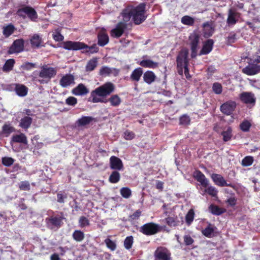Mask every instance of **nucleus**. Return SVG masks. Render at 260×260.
Wrapping results in <instances>:
<instances>
[{
	"label": "nucleus",
	"mask_w": 260,
	"mask_h": 260,
	"mask_svg": "<svg viewBox=\"0 0 260 260\" xmlns=\"http://www.w3.org/2000/svg\"><path fill=\"white\" fill-rule=\"evenodd\" d=\"M145 6L144 3H141L137 7H129L124 10L122 13L123 21L119 22L116 27L111 30V36L114 38L120 37L126 27V22L130 20L132 16L136 24H140L143 22L146 19L144 15Z\"/></svg>",
	"instance_id": "nucleus-1"
},
{
	"label": "nucleus",
	"mask_w": 260,
	"mask_h": 260,
	"mask_svg": "<svg viewBox=\"0 0 260 260\" xmlns=\"http://www.w3.org/2000/svg\"><path fill=\"white\" fill-rule=\"evenodd\" d=\"M114 85L111 82H107L96 88L91 93L92 102L93 103L105 102L102 97H105L114 91Z\"/></svg>",
	"instance_id": "nucleus-2"
},
{
	"label": "nucleus",
	"mask_w": 260,
	"mask_h": 260,
	"mask_svg": "<svg viewBox=\"0 0 260 260\" xmlns=\"http://www.w3.org/2000/svg\"><path fill=\"white\" fill-rule=\"evenodd\" d=\"M63 47L67 50H77L84 49L85 52L89 53H93L98 51V47L96 45L88 47L84 43L79 42L67 41L64 42Z\"/></svg>",
	"instance_id": "nucleus-3"
},
{
	"label": "nucleus",
	"mask_w": 260,
	"mask_h": 260,
	"mask_svg": "<svg viewBox=\"0 0 260 260\" xmlns=\"http://www.w3.org/2000/svg\"><path fill=\"white\" fill-rule=\"evenodd\" d=\"M56 74L54 68L43 67L39 73L38 76L35 77L36 80L41 84H47L50 79Z\"/></svg>",
	"instance_id": "nucleus-4"
},
{
	"label": "nucleus",
	"mask_w": 260,
	"mask_h": 260,
	"mask_svg": "<svg viewBox=\"0 0 260 260\" xmlns=\"http://www.w3.org/2000/svg\"><path fill=\"white\" fill-rule=\"evenodd\" d=\"M188 51L186 49L182 50L179 53L177 58V63L178 69V73L179 74H183L182 68L186 67L188 65Z\"/></svg>",
	"instance_id": "nucleus-5"
},
{
	"label": "nucleus",
	"mask_w": 260,
	"mask_h": 260,
	"mask_svg": "<svg viewBox=\"0 0 260 260\" xmlns=\"http://www.w3.org/2000/svg\"><path fill=\"white\" fill-rule=\"evenodd\" d=\"M18 15L24 17L27 15L28 17L33 21H36L38 15L34 9L29 7H25L18 11Z\"/></svg>",
	"instance_id": "nucleus-6"
},
{
	"label": "nucleus",
	"mask_w": 260,
	"mask_h": 260,
	"mask_svg": "<svg viewBox=\"0 0 260 260\" xmlns=\"http://www.w3.org/2000/svg\"><path fill=\"white\" fill-rule=\"evenodd\" d=\"M155 260H171V254L165 248L159 247L154 252Z\"/></svg>",
	"instance_id": "nucleus-7"
},
{
	"label": "nucleus",
	"mask_w": 260,
	"mask_h": 260,
	"mask_svg": "<svg viewBox=\"0 0 260 260\" xmlns=\"http://www.w3.org/2000/svg\"><path fill=\"white\" fill-rule=\"evenodd\" d=\"M141 231L147 235H153L157 232L158 226L152 222L146 223L141 227Z\"/></svg>",
	"instance_id": "nucleus-8"
},
{
	"label": "nucleus",
	"mask_w": 260,
	"mask_h": 260,
	"mask_svg": "<svg viewBox=\"0 0 260 260\" xmlns=\"http://www.w3.org/2000/svg\"><path fill=\"white\" fill-rule=\"evenodd\" d=\"M236 106V103L233 101L227 102L220 107V110L223 114L230 115L234 111Z\"/></svg>",
	"instance_id": "nucleus-9"
},
{
	"label": "nucleus",
	"mask_w": 260,
	"mask_h": 260,
	"mask_svg": "<svg viewBox=\"0 0 260 260\" xmlns=\"http://www.w3.org/2000/svg\"><path fill=\"white\" fill-rule=\"evenodd\" d=\"M24 48V41L22 39L15 40L8 51L10 54L19 53L23 51Z\"/></svg>",
	"instance_id": "nucleus-10"
},
{
	"label": "nucleus",
	"mask_w": 260,
	"mask_h": 260,
	"mask_svg": "<svg viewBox=\"0 0 260 260\" xmlns=\"http://www.w3.org/2000/svg\"><path fill=\"white\" fill-rule=\"evenodd\" d=\"M119 73V70L113 68H110L107 66L102 67L100 70L99 74L102 76H108L113 75L116 76Z\"/></svg>",
	"instance_id": "nucleus-11"
},
{
	"label": "nucleus",
	"mask_w": 260,
	"mask_h": 260,
	"mask_svg": "<svg viewBox=\"0 0 260 260\" xmlns=\"http://www.w3.org/2000/svg\"><path fill=\"white\" fill-rule=\"evenodd\" d=\"M243 72L247 75H254L260 72V66L256 64H249L242 70Z\"/></svg>",
	"instance_id": "nucleus-12"
},
{
	"label": "nucleus",
	"mask_w": 260,
	"mask_h": 260,
	"mask_svg": "<svg viewBox=\"0 0 260 260\" xmlns=\"http://www.w3.org/2000/svg\"><path fill=\"white\" fill-rule=\"evenodd\" d=\"M189 40L190 41L192 51L191 57L193 58L195 57L197 55V46L199 41V37L197 35L193 34L190 36Z\"/></svg>",
	"instance_id": "nucleus-13"
},
{
	"label": "nucleus",
	"mask_w": 260,
	"mask_h": 260,
	"mask_svg": "<svg viewBox=\"0 0 260 260\" xmlns=\"http://www.w3.org/2000/svg\"><path fill=\"white\" fill-rule=\"evenodd\" d=\"M241 100L246 104H254L255 99L254 94L251 92H244L240 94Z\"/></svg>",
	"instance_id": "nucleus-14"
},
{
	"label": "nucleus",
	"mask_w": 260,
	"mask_h": 260,
	"mask_svg": "<svg viewBox=\"0 0 260 260\" xmlns=\"http://www.w3.org/2000/svg\"><path fill=\"white\" fill-rule=\"evenodd\" d=\"M110 164L111 168L114 170H121L123 168L122 160L115 156H112L110 157Z\"/></svg>",
	"instance_id": "nucleus-15"
},
{
	"label": "nucleus",
	"mask_w": 260,
	"mask_h": 260,
	"mask_svg": "<svg viewBox=\"0 0 260 260\" xmlns=\"http://www.w3.org/2000/svg\"><path fill=\"white\" fill-rule=\"evenodd\" d=\"M74 83V77L70 74L63 76L59 81L60 85L63 87H67Z\"/></svg>",
	"instance_id": "nucleus-16"
},
{
	"label": "nucleus",
	"mask_w": 260,
	"mask_h": 260,
	"mask_svg": "<svg viewBox=\"0 0 260 260\" xmlns=\"http://www.w3.org/2000/svg\"><path fill=\"white\" fill-rule=\"evenodd\" d=\"M240 15L238 13L230 10L229 11L227 23L229 25H234L238 21Z\"/></svg>",
	"instance_id": "nucleus-17"
},
{
	"label": "nucleus",
	"mask_w": 260,
	"mask_h": 260,
	"mask_svg": "<svg viewBox=\"0 0 260 260\" xmlns=\"http://www.w3.org/2000/svg\"><path fill=\"white\" fill-rule=\"evenodd\" d=\"M193 176L198 181L201 183L203 186L206 187L208 185V180L200 171H197L194 172Z\"/></svg>",
	"instance_id": "nucleus-18"
},
{
	"label": "nucleus",
	"mask_w": 260,
	"mask_h": 260,
	"mask_svg": "<svg viewBox=\"0 0 260 260\" xmlns=\"http://www.w3.org/2000/svg\"><path fill=\"white\" fill-rule=\"evenodd\" d=\"M13 143H23L24 144H27V140L26 136L23 134L21 133L18 135H14L12 137L11 140V145L13 144Z\"/></svg>",
	"instance_id": "nucleus-19"
},
{
	"label": "nucleus",
	"mask_w": 260,
	"mask_h": 260,
	"mask_svg": "<svg viewBox=\"0 0 260 260\" xmlns=\"http://www.w3.org/2000/svg\"><path fill=\"white\" fill-rule=\"evenodd\" d=\"M211 177L214 182L218 186H230L229 184H227L226 181L220 175L217 174H213L211 175Z\"/></svg>",
	"instance_id": "nucleus-20"
},
{
	"label": "nucleus",
	"mask_w": 260,
	"mask_h": 260,
	"mask_svg": "<svg viewBox=\"0 0 260 260\" xmlns=\"http://www.w3.org/2000/svg\"><path fill=\"white\" fill-rule=\"evenodd\" d=\"M109 42V37L105 32V29H102L98 34V44L104 46Z\"/></svg>",
	"instance_id": "nucleus-21"
},
{
	"label": "nucleus",
	"mask_w": 260,
	"mask_h": 260,
	"mask_svg": "<svg viewBox=\"0 0 260 260\" xmlns=\"http://www.w3.org/2000/svg\"><path fill=\"white\" fill-rule=\"evenodd\" d=\"M93 118L90 116H83L78 119L75 123V126L77 127H82L89 124Z\"/></svg>",
	"instance_id": "nucleus-22"
},
{
	"label": "nucleus",
	"mask_w": 260,
	"mask_h": 260,
	"mask_svg": "<svg viewBox=\"0 0 260 260\" xmlns=\"http://www.w3.org/2000/svg\"><path fill=\"white\" fill-rule=\"evenodd\" d=\"M213 43V41L211 39H209L205 42L200 55L207 54L210 52L212 50Z\"/></svg>",
	"instance_id": "nucleus-23"
},
{
	"label": "nucleus",
	"mask_w": 260,
	"mask_h": 260,
	"mask_svg": "<svg viewBox=\"0 0 260 260\" xmlns=\"http://www.w3.org/2000/svg\"><path fill=\"white\" fill-rule=\"evenodd\" d=\"M88 92V90L83 84H79L76 87L72 90L73 94L76 95L86 94Z\"/></svg>",
	"instance_id": "nucleus-24"
},
{
	"label": "nucleus",
	"mask_w": 260,
	"mask_h": 260,
	"mask_svg": "<svg viewBox=\"0 0 260 260\" xmlns=\"http://www.w3.org/2000/svg\"><path fill=\"white\" fill-rule=\"evenodd\" d=\"M15 131V128L10 124H5L2 127V130L0 132V135L3 137H7L9 135Z\"/></svg>",
	"instance_id": "nucleus-25"
},
{
	"label": "nucleus",
	"mask_w": 260,
	"mask_h": 260,
	"mask_svg": "<svg viewBox=\"0 0 260 260\" xmlns=\"http://www.w3.org/2000/svg\"><path fill=\"white\" fill-rule=\"evenodd\" d=\"M204 34L205 37L211 36L213 33L214 29L210 23L207 22L203 24Z\"/></svg>",
	"instance_id": "nucleus-26"
},
{
	"label": "nucleus",
	"mask_w": 260,
	"mask_h": 260,
	"mask_svg": "<svg viewBox=\"0 0 260 260\" xmlns=\"http://www.w3.org/2000/svg\"><path fill=\"white\" fill-rule=\"evenodd\" d=\"M143 71L141 68L136 69L133 71L131 75V79L137 82L139 81L143 74Z\"/></svg>",
	"instance_id": "nucleus-27"
},
{
	"label": "nucleus",
	"mask_w": 260,
	"mask_h": 260,
	"mask_svg": "<svg viewBox=\"0 0 260 260\" xmlns=\"http://www.w3.org/2000/svg\"><path fill=\"white\" fill-rule=\"evenodd\" d=\"M31 123V118L28 116H25L21 119L19 126L23 128L27 129L30 126Z\"/></svg>",
	"instance_id": "nucleus-28"
},
{
	"label": "nucleus",
	"mask_w": 260,
	"mask_h": 260,
	"mask_svg": "<svg viewBox=\"0 0 260 260\" xmlns=\"http://www.w3.org/2000/svg\"><path fill=\"white\" fill-rule=\"evenodd\" d=\"M108 101L110 103L111 105L114 107L119 106L121 102V99L117 94L112 95L108 99Z\"/></svg>",
	"instance_id": "nucleus-29"
},
{
	"label": "nucleus",
	"mask_w": 260,
	"mask_h": 260,
	"mask_svg": "<svg viewBox=\"0 0 260 260\" xmlns=\"http://www.w3.org/2000/svg\"><path fill=\"white\" fill-rule=\"evenodd\" d=\"M98 65V60L96 58H93L89 60L86 66V71L91 72L93 71Z\"/></svg>",
	"instance_id": "nucleus-30"
},
{
	"label": "nucleus",
	"mask_w": 260,
	"mask_h": 260,
	"mask_svg": "<svg viewBox=\"0 0 260 260\" xmlns=\"http://www.w3.org/2000/svg\"><path fill=\"white\" fill-rule=\"evenodd\" d=\"M16 93L21 96H24L26 95L27 92V88L22 85H17L15 87Z\"/></svg>",
	"instance_id": "nucleus-31"
},
{
	"label": "nucleus",
	"mask_w": 260,
	"mask_h": 260,
	"mask_svg": "<svg viewBox=\"0 0 260 260\" xmlns=\"http://www.w3.org/2000/svg\"><path fill=\"white\" fill-rule=\"evenodd\" d=\"M155 75L152 72H146L144 73L143 78L144 81L148 84H150L154 81Z\"/></svg>",
	"instance_id": "nucleus-32"
},
{
	"label": "nucleus",
	"mask_w": 260,
	"mask_h": 260,
	"mask_svg": "<svg viewBox=\"0 0 260 260\" xmlns=\"http://www.w3.org/2000/svg\"><path fill=\"white\" fill-rule=\"evenodd\" d=\"M140 64L145 68H155L157 66V62L150 59L143 60L140 62Z\"/></svg>",
	"instance_id": "nucleus-33"
},
{
	"label": "nucleus",
	"mask_w": 260,
	"mask_h": 260,
	"mask_svg": "<svg viewBox=\"0 0 260 260\" xmlns=\"http://www.w3.org/2000/svg\"><path fill=\"white\" fill-rule=\"evenodd\" d=\"M15 29V28L12 24H9L6 26H4L3 34L5 37H8L14 32Z\"/></svg>",
	"instance_id": "nucleus-34"
},
{
	"label": "nucleus",
	"mask_w": 260,
	"mask_h": 260,
	"mask_svg": "<svg viewBox=\"0 0 260 260\" xmlns=\"http://www.w3.org/2000/svg\"><path fill=\"white\" fill-rule=\"evenodd\" d=\"M31 45L34 47L38 48L42 43L41 38L38 35H34L30 40Z\"/></svg>",
	"instance_id": "nucleus-35"
},
{
	"label": "nucleus",
	"mask_w": 260,
	"mask_h": 260,
	"mask_svg": "<svg viewBox=\"0 0 260 260\" xmlns=\"http://www.w3.org/2000/svg\"><path fill=\"white\" fill-rule=\"evenodd\" d=\"M214 227L209 224L208 226L202 231V234L207 237H211L213 235Z\"/></svg>",
	"instance_id": "nucleus-36"
},
{
	"label": "nucleus",
	"mask_w": 260,
	"mask_h": 260,
	"mask_svg": "<svg viewBox=\"0 0 260 260\" xmlns=\"http://www.w3.org/2000/svg\"><path fill=\"white\" fill-rule=\"evenodd\" d=\"M181 22L185 25H192L194 22V19L192 17L186 15L181 18Z\"/></svg>",
	"instance_id": "nucleus-37"
},
{
	"label": "nucleus",
	"mask_w": 260,
	"mask_h": 260,
	"mask_svg": "<svg viewBox=\"0 0 260 260\" xmlns=\"http://www.w3.org/2000/svg\"><path fill=\"white\" fill-rule=\"evenodd\" d=\"M73 237L74 239L76 241L81 242L84 238V234L82 232L76 230L74 232Z\"/></svg>",
	"instance_id": "nucleus-38"
},
{
	"label": "nucleus",
	"mask_w": 260,
	"mask_h": 260,
	"mask_svg": "<svg viewBox=\"0 0 260 260\" xmlns=\"http://www.w3.org/2000/svg\"><path fill=\"white\" fill-rule=\"evenodd\" d=\"M232 128L231 127H228L226 131L222 132L221 135L223 136L224 141L226 142L231 140L232 136Z\"/></svg>",
	"instance_id": "nucleus-39"
},
{
	"label": "nucleus",
	"mask_w": 260,
	"mask_h": 260,
	"mask_svg": "<svg viewBox=\"0 0 260 260\" xmlns=\"http://www.w3.org/2000/svg\"><path fill=\"white\" fill-rule=\"evenodd\" d=\"M120 179V174L117 171L112 172L109 177V181L113 183H117Z\"/></svg>",
	"instance_id": "nucleus-40"
},
{
	"label": "nucleus",
	"mask_w": 260,
	"mask_h": 260,
	"mask_svg": "<svg viewBox=\"0 0 260 260\" xmlns=\"http://www.w3.org/2000/svg\"><path fill=\"white\" fill-rule=\"evenodd\" d=\"M251 126V123L247 120H244L240 124V128L243 132H248Z\"/></svg>",
	"instance_id": "nucleus-41"
},
{
	"label": "nucleus",
	"mask_w": 260,
	"mask_h": 260,
	"mask_svg": "<svg viewBox=\"0 0 260 260\" xmlns=\"http://www.w3.org/2000/svg\"><path fill=\"white\" fill-rule=\"evenodd\" d=\"M14 63L15 61L13 59L8 60L3 67V70L6 72L11 70L13 68Z\"/></svg>",
	"instance_id": "nucleus-42"
},
{
	"label": "nucleus",
	"mask_w": 260,
	"mask_h": 260,
	"mask_svg": "<svg viewBox=\"0 0 260 260\" xmlns=\"http://www.w3.org/2000/svg\"><path fill=\"white\" fill-rule=\"evenodd\" d=\"M105 243L107 247L112 251H114L116 248V243L109 238H107L105 240Z\"/></svg>",
	"instance_id": "nucleus-43"
},
{
	"label": "nucleus",
	"mask_w": 260,
	"mask_h": 260,
	"mask_svg": "<svg viewBox=\"0 0 260 260\" xmlns=\"http://www.w3.org/2000/svg\"><path fill=\"white\" fill-rule=\"evenodd\" d=\"M209 209L212 213L216 215H220L224 212L222 209L219 208L217 206L213 205L210 206Z\"/></svg>",
	"instance_id": "nucleus-44"
},
{
	"label": "nucleus",
	"mask_w": 260,
	"mask_h": 260,
	"mask_svg": "<svg viewBox=\"0 0 260 260\" xmlns=\"http://www.w3.org/2000/svg\"><path fill=\"white\" fill-rule=\"evenodd\" d=\"M253 162L252 156H246L242 161V165L244 167L250 166Z\"/></svg>",
	"instance_id": "nucleus-45"
},
{
	"label": "nucleus",
	"mask_w": 260,
	"mask_h": 260,
	"mask_svg": "<svg viewBox=\"0 0 260 260\" xmlns=\"http://www.w3.org/2000/svg\"><path fill=\"white\" fill-rule=\"evenodd\" d=\"M2 164L7 167L11 166L14 161V160L12 157H4L2 158Z\"/></svg>",
	"instance_id": "nucleus-46"
},
{
	"label": "nucleus",
	"mask_w": 260,
	"mask_h": 260,
	"mask_svg": "<svg viewBox=\"0 0 260 260\" xmlns=\"http://www.w3.org/2000/svg\"><path fill=\"white\" fill-rule=\"evenodd\" d=\"M120 193L124 198H128L131 195V190L127 187H122L120 189Z\"/></svg>",
	"instance_id": "nucleus-47"
},
{
	"label": "nucleus",
	"mask_w": 260,
	"mask_h": 260,
	"mask_svg": "<svg viewBox=\"0 0 260 260\" xmlns=\"http://www.w3.org/2000/svg\"><path fill=\"white\" fill-rule=\"evenodd\" d=\"M194 218V212L192 209H190L186 215L185 219L187 224H190Z\"/></svg>",
	"instance_id": "nucleus-48"
},
{
	"label": "nucleus",
	"mask_w": 260,
	"mask_h": 260,
	"mask_svg": "<svg viewBox=\"0 0 260 260\" xmlns=\"http://www.w3.org/2000/svg\"><path fill=\"white\" fill-rule=\"evenodd\" d=\"M205 191L212 197H216L217 193V190L213 186H209L205 190Z\"/></svg>",
	"instance_id": "nucleus-49"
},
{
	"label": "nucleus",
	"mask_w": 260,
	"mask_h": 260,
	"mask_svg": "<svg viewBox=\"0 0 260 260\" xmlns=\"http://www.w3.org/2000/svg\"><path fill=\"white\" fill-rule=\"evenodd\" d=\"M79 222L81 228L86 226L89 224L88 220L84 216H82L79 218Z\"/></svg>",
	"instance_id": "nucleus-50"
},
{
	"label": "nucleus",
	"mask_w": 260,
	"mask_h": 260,
	"mask_svg": "<svg viewBox=\"0 0 260 260\" xmlns=\"http://www.w3.org/2000/svg\"><path fill=\"white\" fill-rule=\"evenodd\" d=\"M133 244V238L132 237H127L124 242V247L127 249H129L131 248Z\"/></svg>",
	"instance_id": "nucleus-51"
},
{
	"label": "nucleus",
	"mask_w": 260,
	"mask_h": 260,
	"mask_svg": "<svg viewBox=\"0 0 260 260\" xmlns=\"http://www.w3.org/2000/svg\"><path fill=\"white\" fill-rule=\"evenodd\" d=\"M77 103V99L73 96H70L66 100V103L70 106H75Z\"/></svg>",
	"instance_id": "nucleus-52"
},
{
	"label": "nucleus",
	"mask_w": 260,
	"mask_h": 260,
	"mask_svg": "<svg viewBox=\"0 0 260 260\" xmlns=\"http://www.w3.org/2000/svg\"><path fill=\"white\" fill-rule=\"evenodd\" d=\"M52 37L56 41H60L63 39V37L57 30H55V32H53Z\"/></svg>",
	"instance_id": "nucleus-53"
},
{
	"label": "nucleus",
	"mask_w": 260,
	"mask_h": 260,
	"mask_svg": "<svg viewBox=\"0 0 260 260\" xmlns=\"http://www.w3.org/2000/svg\"><path fill=\"white\" fill-rule=\"evenodd\" d=\"M213 90L216 94H220L222 92V86L221 84L218 83H214L213 85Z\"/></svg>",
	"instance_id": "nucleus-54"
},
{
	"label": "nucleus",
	"mask_w": 260,
	"mask_h": 260,
	"mask_svg": "<svg viewBox=\"0 0 260 260\" xmlns=\"http://www.w3.org/2000/svg\"><path fill=\"white\" fill-rule=\"evenodd\" d=\"M189 122L190 118L186 115H183L180 118V123L181 124L187 125L189 123Z\"/></svg>",
	"instance_id": "nucleus-55"
},
{
	"label": "nucleus",
	"mask_w": 260,
	"mask_h": 260,
	"mask_svg": "<svg viewBox=\"0 0 260 260\" xmlns=\"http://www.w3.org/2000/svg\"><path fill=\"white\" fill-rule=\"evenodd\" d=\"M135 137V134L133 132L126 131L124 133V138L127 140H131Z\"/></svg>",
	"instance_id": "nucleus-56"
},
{
	"label": "nucleus",
	"mask_w": 260,
	"mask_h": 260,
	"mask_svg": "<svg viewBox=\"0 0 260 260\" xmlns=\"http://www.w3.org/2000/svg\"><path fill=\"white\" fill-rule=\"evenodd\" d=\"M184 242L186 245H190L193 242V239L189 235H185L183 237Z\"/></svg>",
	"instance_id": "nucleus-57"
},
{
	"label": "nucleus",
	"mask_w": 260,
	"mask_h": 260,
	"mask_svg": "<svg viewBox=\"0 0 260 260\" xmlns=\"http://www.w3.org/2000/svg\"><path fill=\"white\" fill-rule=\"evenodd\" d=\"M51 223L55 226H60L61 219L60 218L53 217L50 219Z\"/></svg>",
	"instance_id": "nucleus-58"
},
{
	"label": "nucleus",
	"mask_w": 260,
	"mask_h": 260,
	"mask_svg": "<svg viewBox=\"0 0 260 260\" xmlns=\"http://www.w3.org/2000/svg\"><path fill=\"white\" fill-rule=\"evenodd\" d=\"M20 188L22 190H28L29 189V184L26 181L22 182L21 183Z\"/></svg>",
	"instance_id": "nucleus-59"
},
{
	"label": "nucleus",
	"mask_w": 260,
	"mask_h": 260,
	"mask_svg": "<svg viewBox=\"0 0 260 260\" xmlns=\"http://www.w3.org/2000/svg\"><path fill=\"white\" fill-rule=\"evenodd\" d=\"M168 224L170 226H175L176 222L173 217H168L166 219Z\"/></svg>",
	"instance_id": "nucleus-60"
},
{
	"label": "nucleus",
	"mask_w": 260,
	"mask_h": 260,
	"mask_svg": "<svg viewBox=\"0 0 260 260\" xmlns=\"http://www.w3.org/2000/svg\"><path fill=\"white\" fill-rule=\"evenodd\" d=\"M226 202L229 205L233 206L236 204V200L234 197H231L227 200Z\"/></svg>",
	"instance_id": "nucleus-61"
},
{
	"label": "nucleus",
	"mask_w": 260,
	"mask_h": 260,
	"mask_svg": "<svg viewBox=\"0 0 260 260\" xmlns=\"http://www.w3.org/2000/svg\"><path fill=\"white\" fill-rule=\"evenodd\" d=\"M141 211L139 210H137L132 215V218L133 219L138 218L141 215Z\"/></svg>",
	"instance_id": "nucleus-62"
},
{
	"label": "nucleus",
	"mask_w": 260,
	"mask_h": 260,
	"mask_svg": "<svg viewBox=\"0 0 260 260\" xmlns=\"http://www.w3.org/2000/svg\"><path fill=\"white\" fill-rule=\"evenodd\" d=\"M57 201L59 203H63L64 196L62 194H57Z\"/></svg>",
	"instance_id": "nucleus-63"
},
{
	"label": "nucleus",
	"mask_w": 260,
	"mask_h": 260,
	"mask_svg": "<svg viewBox=\"0 0 260 260\" xmlns=\"http://www.w3.org/2000/svg\"><path fill=\"white\" fill-rule=\"evenodd\" d=\"M51 260H59V257L58 254H54L51 256Z\"/></svg>",
	"instance_id": "nucleus-64"
}]
</instances>
